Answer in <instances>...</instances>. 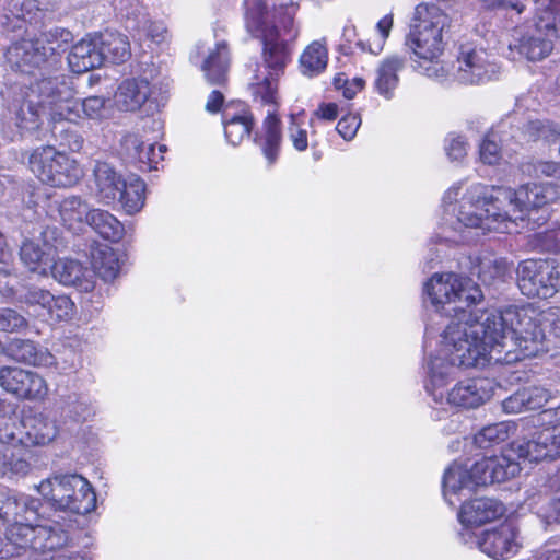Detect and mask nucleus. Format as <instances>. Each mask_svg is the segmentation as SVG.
Returning <instances> with one entry per match:
<instances>
[{"mask_svg": "<svg viewBox=\"0 0 560 560\" xmlns=\"http://www.w3.org/2000/svg\"><path fill=\"white\" fill-rule=\"evenodd\" d=\"M506 271V261L495 257H483L478 266V277L487 284H491L497 280H502Z\"/></svg>", "mask_w": 560, "mask_h": 560, "instance_id": "nucleus-45", "label": "nucleus"}, {"mask_svg": "<svg viewBox=\"0 0 560 560\" xmlns=\"http://www.w3.org/2000/svg\"><path fill=\"white\" fill-rule=\"evenodd\" d=\"M28 165L40 182L52 187H70L83 177L79 162L51 145L33 150Z\"/></svg>", "mask_w": 560, "mask_h": 560, "instance_id": "nucleus-10", "label": "nucleus"}, {"mask_svg": "<svg viewBox=\"0 0 560 560\" xmlns=\"http://www.w3.org/2000/svg\"><path fill=\"white\" fill-rule=\"evenodd\" d=\"M27 326V320L12 308H0V331H19Z\"/></svg>", "mask_w": 560, "mask_h": 560, "instance_id": "nucleus-57", "label": "nucleus"}, {"mask_svg": "<svg viewBox=\"0 0 560 560\" xmlns=\"http://www.w3.org/2000/svg\"><path fill=\"white\" fill-rule=\"evenodd\" d=\"M478 486H481V482L477 479L476 463L468 467L467 464L454 462L444 471L442 490L450 505H455L458 497L472 491Z\"/></svg>", "mask_w": 560, "mask_h": 560, "instance_id": "nucleus-20", "label": "nucleus"}, {"mask_svg": "<svg viewBox=\"0 0 560 560\" xmlns=\"http://www.w3.org/2000/svg\"><path fill=\"white\" fill-rule=\"evenodd\" d=\"M508 452L520 459L539 462L560 456V440L555 429L544 428L532 440L518 439L510 444Z\"/></svg>", "mask_w": 560, "mask_h": 560, "instance_id": "nucleus-19", "label": "nucleus"}, {"mask_svg": "<svg viewBox=\"0 0 560 560\" xmlns=\"http://www.w3.org/2000/svg\"><path fill=\"white\" fill-rule=\"evenodd\" d=\"M98 46L103 55V63L125 62L131 55L130 43L126 35L116 32H105L98 35Z\"/></svg>", "mask_w": 560, "mask_h": 560, "instance_id": "nucleus-38", "label": "nucleus"}, {"mask_svg": "<svg viewBox=\"0 0 560 560\" xmlns=\"http://www.w3.org/2000/svg\"><path fill=\"white\" fill-rule=\"evenodd\" d=\"M498 66L490 61L489 55L482 48L463 45L459 48L456 67H450V77L463 84H480L495 78Z\"/></svg>", "mask_w": 560, "mask_h": 560, "instance_id": "nucleus-14", "label": "nucleus"}, {"mask_svg": "<svg viewBox=\"0 0 560 560\" xmlns=\"http://www.w3.org/2000/svg\"><path fill=\"white\" fill-rule=\"evenodd\" d=\"M464 182L454 183L442 199L445 222L439 240L457 244L465 241V229L486 232H508L506 213L497 201L498 186L474 183L464 189Z\"/></svg>", "mask_w": 560, "mask_h": 560, "instance_id": "nucleus-2", "label": "nucleus"}, {"mask_svg": "<svg viewBox=\"0 0 560 560\" xmlns=\"http://www.w3.org/2000/svg\"><path fill=\"white\" fill-rule=\"evenodd\" d=\"M538 514L546 525L557 524L560 521V500L551 499L547 505H541Z\"/></svg>", "mask_w": 560, "mask_h": 560, "instance_id": "nucleus-62", "label": "nucleus"}, {"mask_svg": "<svg viewBox=\"0 0 560 560\" xmlns=\"http://www.w3.org/2000/svg\"><path fill=\"white\" fill-rule=\"evenodd\" d=\"M24 443L46 445L51 443L59 433L55 419L44 412L30 411L20 419Z\"/></svg>", "mask_w": 560, "mask_h": 560, "instance_id": "nucleus-23", "label": "nucleus"}, {"mask_svg": "<svg viewBox=\"0 0 560 560\" xmlns=\"http://www.w3.org/2000/svg\"><path fill=\"white\" fill-rule=\"evenodd\" d=\"M201 62V70L210 84L223 85L228 80L230 68V50L225 42L215 43L213 48H208Z\"/></svg>", "mask_w": 560, "mask_h": 560, "instance_id": "nucleus-29", "label": "nucleus"}, {"mask_svg": "<svg viewBox=\"0 0 560 560\" xmlns=\"http://www.w3.org/2000/svg\"><path fill=\"white\" fill-rule=\"evenodd\" d=\"M447 158L452 162H462L468 151V142L462 135L450 133L444 143Z\"/></svg>", "mask_w": 560, "mask_h": 560, "instance_id": "nucleus-54", "label": "nucleus"}, {"mask_svg": "<svg viewBox=\"0 0 560 560\" xmlns=\"http://www.w3.org/2000/svg\"><path fill=\"white\" fill-rule=\"evenodd\" d=\"M551 398L552 395L547 388L540 386L526 387L504 399L502 407L506 413H520L539 409Z\"/></svg>", "mask_w": 560, "mask_h": 560, "instance_id": "nucleus-33", "label": "nucleus"}, {"mask_svg": "<svg viewBox=\"0 0 560 560\" xmlns=\"http://www.w3.org/2000/svg\"><path fill=\"white\" fill-rule=\"evenodd\" d=\"M150 94L151 88L147 79H126L115 93V104L119 110L136 112L148 101Z\"/></svg>", "mask_w": 560, "mask_h": 560, "instance_id": "nucleus-30", "label": "nucleus"}, {"mask_svg": "<svg viewBox=\"0 0 560 560\" xmlns=\"http://www.w3.org/2000/svg\"><path fill=\"white\" fill-rule=\"evenodd\" d=\"M0 386L18 398L43 400L48 394L46 381L35 372L20 368L0 369Z\"/></svg>", "mask_w": 560, "mask_h": 560, "instance_id": "nucleus-18", "label": "nucleus"}, {"mask_svg": "<svg viewBox=\"0 0 560 560\" xmlns=\"http://www.w3.org/2000/svg\"><path fill=\"white\" fill-rule=\"evenodd\" d=\"M295 13L296 9L294 5L288 8L280 22L282 33L270 42L262 40L265 62L258 66V70L268 71V73L278 78L283 73L291 57L289 44L294 42L300 33L299 27L294 23Z\"/></svg>", "mask_w": 560, "mask_h": 560, "instance_id": "nucleus-15", "label": "nucleus"}, {"mask_svg": "<svg viewBox=\"0 0 560 560\" xmlns=\"http://www.w3.org/2000/svg\"><path fill=\"white\" fill-rule=\"evenodd\" d=\"M307 128L303 113L292 114L288 126V136L293 148L303 152L308 147Z\"/></svg>", "mask_w": 560, "mask_h": 560, "instance_id": "nucleus-48", "label": "nucleus"}, {"mask_svg": "<svg viewBox=\"0 0 560 560\" xmlns=\"http://www.w3.org/2000/svg\"><path fill=\"white\" fill-rule=\"evenodd\" d=\"M222 122L226 141L233 145H240L250 136L253 129V115L242 103L226 105L222 112Z\"/></svg>", "mask_w": 560, "mask_h": 560, "instance_id": "nucleus-26", "label": "nucleus"}, {"mask_svg": "<svg viewBox=\"0 0 560 560\" xmlns=\"http://www.w3.org/2000/svg\"><path fill=\"white\" fill-rule=\"evenodd\" d=\"M424 303L448 323L439 334L434 349L424 358V388L440 405L476 409L493 394L488 378L475 377L448 385L459 369L488 364H512L542 350L544 335L528 305H510L500 312L482 310L480 285L455 272H435L423 284Z\"/></svg>", "mask_w": 560, "mask_h": 560, "instance_id": "nucleus-1", "label": "nucleus"}, {"mask_svg": "<svg viewBox=\"0 0 560 560\" xmlns=\"http://www.w3.org/2000/svg\"><path fill=\"white\" fill-rule=\"evenodd\" d=\"M52 230H45L38 236L25 240L20 249L23 265L31 271L47 276L57 255V245Z\"/></svg>", "mask_w": 560, "mask_h": 560, "instance_id": "nucleus-17", "label": "nucleus"}, {"mask_svg": "<svg viewBox=\"0 0 560 560\" xmlns=\"http://www.w3.org/2000/svg\"><path fill=\"white\" fill-rule=\"evenodd\" d=\"M558 187L552 183H532L520 186L517 189L498 187L497 201L502 205L503 213H506V228L518 220L523 221L530 210L542 208L557 200Z\"/></svg>", "mask_w": 560, "mask_h": 560, "instance_id": "nucleus-9", "label": "nucleus"}, {"mask_svg": "<svg viewBox=\"0 0 560 560\" xmlns=\"http://www.w3.org/2000/svg\"><path fill=\"white\" fill-rule=\"evenodd\" d=\"M334 85L337 90H342L346 98L351 100L364 88L365 81L358 77L349 80L346 74L338 73L334 79Z\"/></svg>", "mask_w": 560, "mask_h": 560, "instance_id": "nucleus-58", "label": "nucleus"}, {"mask_svg": "<svg viewBox=\"0 0 560 560\" xmlns=\"http://www.w3.org/2000/svg\"><path fill=\"white\" fill-rule=\"evenodd\" d=\"M406 59L399 55H393L385 58L376 71L375 88L385 98H392L394 91L398 86V72L405 67Z\"/></svg>", "mask_w": 560, "mask_h": 560, "instance_id": "nucleus-36", "label": "nucleus"}, {"mask_svg": "<svg viewBox=\"0 0 560 560\" xmlns=\"http://www.w3.org/2000/svg\"><path fill=\"white\" fill-rule=\"evenodd\" d=\"M55 137L60 147L72 152H79L83 148L84 139L81 133L70 128L55 127Z\"/></svg>", "mask_w": 560, "mask_h": 560, "instance_id": "nucleus-55", "label": "nucleus"}, {"mask_svg": "<svg viewBox=\"0 0 560 560\" xmlns=\"http://www.w3.org/2000/svg\"><path fill=\"white\" fill-rule=\"evenodd\" d=\"M560 0H536L535 24L527 30L516 28L514 48L529 61L542 60L552 51L557 35Z\"/></svg>", "mask_w": 560, "mask_h": 560, "instance_id": "nucleus-6", "label": "nucleus"}, {"mask_svg": "<svg viewBox=\"0 0 560 560\" xmlns=\"http://www.w3.org/2000/svg\"><path fill=\"white\" fill-rule=\"evenodd\" d=\"M342 40L341 49L345 54H353L355 49H359L376 55L382 50L381 44L371 45L359 38L355 26L351 24L343 27Z\"/></svg>", "mask_w": 560, "mask_h": 560, "instance_id": "nucleus-46", "label": "nucleus"}, {"mask_svg": "<svg viewBox=\"0 0 560 560\" xmlns=\"http://www.w3.org/2000/svg\"><path fill=\"white\" fill-rule=\"evenodd\" d=\"M117 198L126 213H138L145 202L144 182L136 175L128 176Z\"/></svg>", "mask_w": 560, "mask_h": 560, "instance_id": "nucleus-41", "label": "nucleus"}, {"mask_svg": "<svg viewBox=\"0 0 560 560\" xmlns=\"http://www.w3.org/2000/svg\"><path fill=\"white\" fill-rule=\"evenodd\" d=\"M95 415V408L89 396L83 394H71L65 400L62 416L75 423L88 421Z\"/></svg>", "mask_w": 560, "mask_h": 560, "instance_id": "nucleus-42", "label": "nucleus"}, {"mask_svg": "<svg viewBox=\"0 0 560 560\" xmlns=\"http://www.w3.org/2000/svg\"><path fill=\"white\" fill-rule=\"evenodd\" d=\"M483 4L491 10L511 12V18L521 15L525 11V5L521 0H483Z\"/></svg>", "mask_w": 560, "mask_h": 560, "instance_id": "nucleus-61", "label": "nucleus"}, {"mask_svg": "<svg viewBox=\"0 0 560 560\" xmlns=\"http://www.w3.org/2000/svg\"><path fill=\"white\" fill-rule=\"evenodd\" d=\"M54 207L61 223L72 231H80L85 223L88 224V217L92 211L89 203L82 197L75 195L55 200Z\"/></svg>", "mask_w": 560, "mask_h": 560, "instance_id": "nucleus-32", "label": "nucleus"}, {"mask_svg": "<svg viewBox=\"0 0 560 560\" xmlns=\"http://www.w3.org/2000/svg\"><path fill=\"white\" fill-rule=\"evenodd\" d=\"M512 425L508 422H499L481 429L475 436V444L482 450L492 447L509 439Z\"/></svg>", "mask_w": 560, "mask_h": 560, "instance_id": "nucleus-44", "label": "nucleus"}, {"mask_svg": "<svg viewBox=\"0 0 560 560\" xmlns=\"http://www.w3.org/2000/svg\"><path fill=\"white\" fill-rule=\"evenodd\" d=\"M119 9L121 12H126L128 22L131 23L130 27L137 31L140 36H145L147 39L159 46L171 42L172 35L164 21L152 20L149 14L138 5L129 10L120 3Z\"/></svg>", "mask_w": 560, "mask_h": 560, "instance_id": "nucleus-24", "label": "nucleus"}, {"mask_svg": "<svg viewBox=\"0 0 560 560\" xmlns=\"http://www.w3.org/2000/svg\"><path fill=\"white\" fill-rule=\"evenodd\" d=\"M18 275L8 268H0V294L5 298H13L18 301V295L23 291Z\"/></svg>", "mask_w": 560, "mask_h": 560, "instance_id": "nucleus-56", "label": "nucleus"}, {"mask_svg": "<svg viewBox=\"0 0 560 560\" xmlns=\"http://www.w3.org/2000/svg\"><path fill=\"white\" fill-rule=\"evenodd\" d=\"M88 224L103 238L119 242L124 236V225L106 210L92 209L88 217Z\"/></svg>", "mask_w": 560, "mask_h": 560, "instance_id": "nucleus-40", "label": "nucleus"}, {"mask_svg": "<svg viewBox=\"0 0 560 560\" xmlns=\"http://www.w3.org/2000/svg\"><path fill=\"white\" fill-rule=\"evenodd\" d=\"M121 148L125 153L140 164L142 170H156L158 164L163 160V153L166 150L164 144L144 142L138 135H127L121 141Z\"/></svg>", "mask_w": 560, "mask_h": 560, "instance_id": "nucleus-28", "label": "nucleus"}, {"mask_svg": "<svg viewBox=\"0 0 560 560\" xmlns=\"http://www.w3.org/2000/svg\"><path fill=\"white\" fill-rule=\"evenodd\" d=\"M524 133L528 140L544 139L547 142H556L559 138L557 125L548 120H532L525 126Z\"/></svg>", "mask_w": 560, "mask_h": 560, "instance_id": "nucleus-51", "label": "nucleus"}, {"mask_svg": "<svg viewBox=\"0 0 560 560\" xmlns=\"http://www.w3.org/2000/svg\"><path fill=\"white\" fill-rule=\"evenodd\" d=\"M463 544L477 547L481 552L495 560L514 557L522 548L518 527L513 522H504L499 526L476 536L472 532H459Z\"/></svg>", "mask_w": 560, "mask_h": 560, "instance_id": "nucleus-11", "label": "nucleus"}, {"mask_svg": "<svg viewBox=\"0 0 560 560\" xmlns=\"http://www.w3.org/2000/svg\"><path fill=\"white\" fill-rule=\"evenodd\" d=\"M52 301V293L50 291L38 288L27 287L18 295V302L34 308L36 312H43L45 306Z\"/></svg>", "mask_w": 560, "mask_h": 560, "instance_id": "nucleus-50", "label": "nucleus"}, {"mask_svg": "<svg viewBox=\"0 0 560 560\" xmlns=\"http://www.w3.org/2000/svg\"><path fill=\"white\" fill-rule=\"evenodd\" d=\"M300 70L306 77L320 74L328 63V49L325 39L312 42L300 56Z\"/></svg>", "mask_w": 560, "mask_h": 560, "instance_id": "nucleus-39", "label": "nucleus"}, {"mask_svg": "<svg viewBox=\"0 0 560 560\" xmlns=\"http://www.w3.org/2000/svg\"><path fill=\"white\" fill-rule=\"evenodd\" d=\"M512 456L513 454L509 452L476 462L477 479L481 486L503 482L515 477L521 471V466Z\"/></svg>", "mask_w": 560, "mask_h": 560, "instance_id": "nucleus-22", "label": "nucleus"}, {"mask_svg": "<svg viewBox=\"0 0 560 560\" xmlns=\"http://www.w3.org/2000/svg\"><path fill=\"white\" fill-rule=\"evenodd\" d=\"M24 24L23 36L8 47L5 59L13 69L26 71V68L40 67L54 54V47H46L33 28Z\"/></svg>", "mask_w": 560, "mask_h": 560, "instance_id": "nucleus-16", "label": "nucleus"}, {"mask_svg": "<svg viewBox=\"0 0 560 560\" xmlns=\"http://www.w3.org/2000/svg\"><path fill=\"white\" fill-rule=\"evenodd\" d=\"M66 541L54 549L43 548L36 549L28 560H88L85 556L65 549L69 541V535L65 530Z\"/></svg>", "mask_w": 560, "mask_h": 560, "instance_id": "nucleus-52", "label": "nucleus"}, {"mask_svg": "<svg viewBox=\"0 0 560 560\" xmlns=\"http://www.w3.org/2000/svg\"><path fill=\"white\" fill-rule=\"evenodd\" d=\"M39 499L27 494H11L4 505V522L10 523L5 529L8 547L4 556H22L27 558L36 549L59 547L66 541L65 529L55 523H37Z\"/></svg>", "mask_w": 560, "mask_h": 560, "instance_id": "nucleus-3", "label": "nucleus"}, {"mask_svg": "<svg viewBox=\"0 0 560 560\" xmlns=\"http://www.w3.org/2000/svg\"><path fill=\"white\" fill-rule=\"evenodd\" d=\"M7 351L12 359L26 364L45 368L55 364V357L31 340L14 339L9 343Z\"/></svg>", "mask_w": 560, "mask_h": 560, "instance_id": "nucleus-35", "label": "nucleus"}, {"mask_svg": "<svg viewBox=\"0 0 560 560\" xmlns=\"http://www.w3.org/2000/svg\"><path fill=\"white\" fill-rule=\"evenodd\" d=\"M361 125V118L358 114L345 115L337 124V132L346 140H352Z\"/></svg>", "mask_w": 560, "mask_h": 560, "instance_id": "nucleus-60", "label": "nucleus"}, {"mask_svg": "<svg viewBox=\"0 0 560 560\" xmlns=\"http://www.w3.org/2000/svg\"><path fill=\"white\" fill-rule=\"evenodd\" d=\"M39 82L40 80L31 84V94L27 96V100H25L15 112L14 119L20 133H23L24 131L36 130L39 127V120L42 115H46L51 120L48 110H44V108L40 105L39 94L34 91L35 86Z\"/></svg>", "mask_w": 560, "mask_h": 560, "instance_id": "nucleus-34", "label": "nucleus"}, {"mask_svg": "<svg viewBox=\"0 0 560 560\" xmlns=\"http://www.w3.org/2000/svg\"><path fill=\"white\" fill-rule=\"evenodd\" d=\"M74 314V303L67 295H54L52 301L45 306L43 312H39V316L51 324L67 322L72 318Z\"/></svg>", "mask_w": 560, "mask_h": 560, "instance_id": "nucleus-43", "label": "nucleus"}, {"mask_svg": "<svg viewBox=\"0 0 560 560\" xmlns=\"http://www.w3.org/2000/svg\"><path fill=\"white\" fill-rule=\"evenodd\" d=\"M38 493L56 510L85 515L96 506V493L78 474L52 475L36 486Z\"/></svg>", "mask_w": 560, "mask_h": 560, "instance_id": "nucleus-7", "label": "nucleus"}, {"mask_svg": "<svg viewBox=\"0 0 560 560\" xmlns=\"http://www.w3.org/2000/svg\"><path fill=\"white\" fill-rule=\"evenodd\" d=\"M91 265L94 278L98 276L104 281H113L120 271L119 256L107 245H100L93 248Z\"/></svg>", "mask_w": 560, "mask_h": 560, "instance_id": "nucleus-37", "label": "nucleus"}, {"mask_svg": "<svg viewBox=\"0 0 560 560\" xmlns=\"http://www.w3.org/2000/svg\"><path fill=\"white\" fill-rule=\"evenodd\" d=\"M16 416L0 415V443H24L21 424Z\"/></svg>", "mask_w": 560, "mask_h": 560, "instance_id": "nucleus-53", "label": "nucleus"}, {"mask_svg": "<svg viewBox=\"0 0 560 560\" xmlns=\"http://www.w3.org/2000/svg\"><path fill=\"white\" fill-rule=\"evenodd\" d=\"M30 469L28 463L4 445H0V476L25 475Z\"/></svg>", "mask_w": 560, "mask_h": 560, "instance_id": "nucleus-47", "label": "nucleus"}, {"mask_svg": "<svg viewBox=\"0 0 560 560\" xmlns=\"http://www.w3.org/2000/svg\"><path fill=\"white\" fill-rule=\"evenodd\" d=\"M34 91L39 94L42 107L48 110L55 122H75L83 117L100 121L109 115L105 97L89 96L82 101L77 100L73 82L66 75L43 78Z\"/></svg>", "mask_w": 560, "mask_h": 560, "instance_id": "nucleus-5", "label": "nucleus"}, {"mask_svg": "<svg viewBox=\"0 0 560 560\" xmlns=\"http://www.w3.org/2000/svg\"><path fill=\"white\" fill-rule=\"evenodd\" d=\"M103 55L98 46V35H88L75 45L68 55V63L75 73H83L103 65Z\"/></svg>", "mask_w": 560, "mask_h": 560, "instance_id": "nucleus-27", "label": "nucleus"}, {"mask_svg": "<svg viewBox=\"0 0 560 560\" xmlns=\"http://www.w3.org/2000/svg\"><path fill=\"white\" fill-rule=\"evenodd\" d=\"M298 5L289 4L273 5L270 9L265 0H243L245 27L254 37L261 40H271L282 33L281 19L288 8Z\"/></svg>", "mask_w": 560, "mask_h": 560, "instance_id": "nucleus-13", "label": "nucleus"}, {"mask_svg": "<svg viewBox=\"0 0 560 560\" xmlns=\"http://www.w3.org/2000/svg\"><path fill=\"white\" fill-rule=\"evenodd\" d=\"M447 24L448 16L438 4L419 3L405 40L415 71L439 82H445L450 77V65L440 59L444 52L443 31Z\"/></svg>", "mask_w": 560, "mask_h": 560, "instance_id": "nucleus-4", "label": "nucleus"}, {"mask_svg": "<svg viewBox=\"0 0 560 560\" xmlns=\"http://www.w3.org/2000/svg\"><path fill=\"white\" fill-rule=\"evenodd\" d=\"M498 132L491 130L479 144V159L483 164L497 165L502 160V150L499 144Z\"/></svg>", "mask_w": 560, "mask_h": 560, "instance_id": "nucleus-49", "label": "nucleus"}, {"mask_svg": "<svg viewBox=\"0 0 560 560\" xmlns=\"http://www.w3.org/2000/svg\"><path fill=\"white\" fill-rule=\"evenodd\" d=\"M505 513L504 505L491 498H477L464 503L458 512L460 532H471V527L492 522Z\"/></svg>", "mask_w": 560, "mask_h": 560, "instance_id": "nucleus-21", "label": "nucleus"}, {"mask_svg": "<svg viewBox=\"0 0 560 560\" xmlns=\"http://www.w3.org/2000/svg\"><path fill=\"white\" fill-rule=\"evenodd\" d=\"M538 422L544 425V428H550L556 430V434L558 438L560 436L558 425L560 423V418L558 416V408H550L542 410L538 416Z\"/></svg>", "mask_w": 560, "mask_h": 560, "instance_id": "nucleus-63", "label": "nucleus"}, {"mask_svg": "<svg viewBox=\"0 0 560 560\" xmlns=\"http://www.w3.org/2000/svg\"><path fill=\"white\" fill-rule=\"evenodd\" d=\"M49 271L61 284L75 287L82 292H91L95 287L94 273L78 260H55Z\"/></svg>", "mask_w": 560, "mask_h": 560, "instance_id": "nucleus-25", "label": "nucleus"}, {"mask_svg": "<svg viewBox=\"0 0 560 560\" xmlns=\"http://www.w3.org/2000/svg\"><path fill=\"white\" fill-rule=\"evenodd\" d=\"M539 560H560V544L557 540L548 541L540 551Z\"/></svg>", "mask_w": 560, "mask_h": 560, "instance_id": "nucleus-64", "label": "nucleus"}, {"mask_svg": "<svg viewBox=\"0 0 560 560\" xmlns=\"http://www.w3.org/2000/svg\"><path fill=\"white\" fill-rule=\"evenodd\" d=\"M95 191L98 199L109 205L118 197L127 178L122 176L106 162H96L93 170Z\"/></svg>", "mask_w": 560, "mask_h": 560, "instance_id": "nucleus-31", "label": "nucleus"}, {"mask_svg": "<svg viewBox=\"0 0 560 560\" xmlns=\"http://www.w3.org/2000/svg\"><path fill=\"white\" fill-rule=\"evenodd\" d=\"M278 82V77L257 69L248 86L254 102L270 107L262 122L261 135L255 137V142L261 148L269 164L276 162L281 144L280 120L276 116Z\"/></svg>", "mask_w": 560, "mask_h": 560, "instance_id": "nucleus-8", "label": "nucleus"}, {"mask_svg": "<svg viewBox=\"0 0 560 560\" xmlns=\"http://www.w3.org/2000/svg\"><path fill=\"white\" fill-rule=\"evenodd\" d=\"M517 285L528 298L550 299L559 290L560 272L555 261L527 259L517 268Z\"/></svg>", "mask_w": 560, "mask_h": 560, "instance_id": "nucleus-12", "label": "nucleus"}, {"mask_svg": "<svg viewBox=\"0 0 560 560\" xmlns=\"http://www.w3.org/2000/svg\"><path fill=\"white\" fill-rule=\"evenodd\" d=\"M46 43V47H54V54L62 49L63 45H67L72 40V34L70 31L61 27H55L47 33L40 35V37Z\"/></svg>", "mask_w": 560, "mask_h": 560, "instance_id": "nucleus-59", "label": "nucleus"}]
</instances>
